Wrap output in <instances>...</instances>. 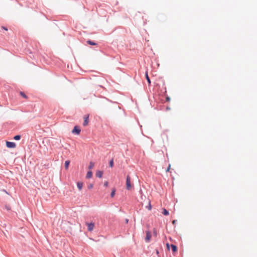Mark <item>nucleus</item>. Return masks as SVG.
Masks as SVG:
<instances>
[{
    "label": "nucleus",
    "instance_id": "f257e3e1",
    "mask_svg": "<svg viewBox=\"0 0 257 257\" xmlns=\"http://www.w3.org/2000/svg\"><path fill=\"white\" fill-rule=\"evenodd\" d=\"M133 187V185L131 183V177L127 175L126 178V188L127 190H130Z\"/></svg>",
    "mask_w": 257,
    "mask_h": 257
},
{
    "label": "nucleus",
    "instance_id": "f03ea898",
    "mask_svg": "<svg viewBox=\"0 0 257 257\" xmlns=\"http://www.w3.org/2000/svg\"><path fill=\"white\" fill-rule=\"evenodd\" d=\"M89 114H86L83 117V118H84V122H83V125L84 126H86L88 124V122H89Z\"/></svg>",
    "mask_w": 257,
    "mask_h": 257
},
{
    "label": "nucleus",
    "instance_id": "7ed1b4c3",
    "mask_svg": "<svg viewBox=\"0 0 257 257\" xmlns=\"http://www.w3.org/2000/svg\"><path fill=\"white\" fill-rule=\"evenodd\" d=\"M6 146L9 148H14L16 147V145L14 142H6Z\"/></svg>",
    "mask_w": 257,
    "mask_h": 257
},
{
    "label": "nucleus",
    "instance_id": "20e7f679",
    "mask_svg": "<svg viewBox=\"0 0 257 257\" xmlns=\"http://www.w3.org/2000/svg\"><path fill=\"white\" fill-rule=\"evenodd\" d=\"M86 225L88 226V230L90 231H91L93 230L94 227V223H86Z\"/></svg>",
    "mask_w": 257,
    "mask_h": 257
},
{
    "label": "nucleus",
    "instance_id": "39448f33",
    "mask_svg": "<svg viewBox=\"0 0 257 257\" xmlns=\"http://www.w3.org/2000/svg\"><path fill=\"white\" fill-rule=\"evenodd\" d=\"M151 236H152V235H151V232L150 231H146V238H145L146 241L147 242L150 241Z\"/></svg>",
    "mask_w": 257,
    "mask_h": 257
},
{
    "label": "nucleus",
    "instance_id": "423d86ee",
    "mask_svg": "<svg viewBox=\"0 0 257 257\" xmlns=\"http://www.w3.org/2000/svg\"><path fill=\"white\" fill-rule=\"evenodd\" d=\"M80 129L79 128L78 126H75L73 130H72V132L73 134H76L77 135H79L80 133Z\"/></svg>",
    "mask_w": 257,
    "mask_h": 257
},
{
    "label": "nucleus",
    "instance_id": "0eeeda50",
    "mask_svg": "<svg viewBox=\"0 0 257 257\" xmlns=\"http://www.w3.org/2000/svg\"><path fill=\"white\" fill-rule=\"evenodd\" d=\"M103 172L101 171L98 170L96 171V177L100 178L102 177Z\"/></svg>",
    "mask_w": 257,
    "mask_h": 257
},
{
    "label": "nucleus",
    "instance_id": "6e6552de",
    "mask_svg": "<svg viewBox=\"0 0 257 257\" xmlns=\"http://www.w3.org/2000/svg\"><path fill=\"white\" fill-rule=\"evenodd\" d=\"M77 187L78 188L79 190H80L83 187V183L81 182H79L77 183Z\"/></svg>",
    "mask_w": 257,
    "mask_h": 257
},
{
    "label": "nucleus",
    "instance_id": "1a4fd4ad",
    "mask_svg": "<svg viewBox=\"0 0 257 257\" xmlns=\"http://www.w3.org/2000/svg\"><path fill=\"white\" fill-rule=\"evenodd\" d=\"M171 247L172 248V251L173 252H175L177 250V246L174 244H171Z\"/></svg>",
    "mask_w": 257,
    "mask_h": 257
},
{
    "label": "nucleus",
    "instance_id": "9d476101",
    "mask_svg": "<svg viewBox=\"0 0 257 257\" xmlns=\"http://www.w3.org/2000/svg\"><path fill=\"white\" fill-rule=\"evenodd\" d=\"M92 172L90 171H88L86 174V178H88V179L91 178L92 177Z\"/></svg>",
    "mask_w": 257,
    "mask_h": 257
},
{
    "label": "nucleus",
    "instance_id": "9b49d317",
    "mask_svg": "<svg viewBox=\"0 0 257 257\" xmlns=\"http://www.w3.org/2000/svg\"><path fill=\"white\" fill-rule=\"evenodd\" d=\"M70 161L69 160H67L65 162V169H68V167H69V165L70 164Z\"/></svg>",
    "mask_w": 257,
    "mask_h": 257
},
{
    "label": "nucleus",
    "instance_id": "f8f14e48",
    "mask_svg": "<svg viewBox=\"0 0 257 257\" xmlns=\"http://www.w3.org/2000/svg\"><path fill=\"white\" fill-rule=\"evenodd\" d=\"M162 213L164 215H168L169 214V212L165 208H163Z\"/></svg>",
    "mask_w": 257,
    "mask_h": 257
},
{
    "label": "nucleus",
    "instance_id": "ddd939ff",
    "mask_svg": "<svg viewBox=\"0 0 257 257\" xmlns=\"http://www.w3.org/2000/svg\"><path fill=\"white\" fill-rule=\"evenodd\" d=\"M94 166V163L92 162H90V163H89V167H88V168L89 169H92Z\"/></svg>",
    "mask_w": 257,
    "mask_h": 257
},
{
    "label": "nucleus",
    "instance_id": "4468645a",
    "mask_svg": "<svg viewBox=\"0 0 257 257\" xmlns=\"http://www.w3.org/2000/svg\"><path fill=\"white\" fill-rule=\"evenodd\" d=\"M146 79L147 80V81H148V83L149 84H150L151 80H150V78H149V77L148 76V72H147L146 73Z\"/></svg>",
    "mask_w": 257,
    "mask_h": 257
},
{
    "label": "nucleus",
    "instance_id": "2eb2a0df",
    "mask_svg": "<svg viewBox=\"0 0 257 257\" xmlns=\"http://www.w3.org/2000/svg\"><path fill=\"white\" fill-rule=\"evenodd\" d=\"M87 43L89 44V45H95L96 44L93 42H92L90 40H88L87 41Z\"/></svg>",
    "mask_w": 257,
    "mask_h": 257
},
{
    "label": "nucleus",
    "instance_id": "dca6fc26",
    "mask_svg": "<svg viewBox=\"0 0 257 257\" xmlns=\"http://www.w3.org/2000/svg\"><path fill=\"white\" fill-rule=\"evenodd\" d=\"M21 137L20 135H17L15 136L14 138V139L16 140H19L21 139Z\"/></svg>",
    "mask_w": 257,
    "mask_h": 257
},
{
    "label": "nucleus",
    "instance_id": "f3484780",
    "mask_svg": "<svg viewBox=\"0 0 257 257\" xmlns=\"http://www.w3.org/2000/svg\"><path fill=\"white\" fill-rule=\"evenodd\" d=\"M115 193V189H113L112 190V192H111V194H110V196H111V197H113L114 196Z\"/></svg>",
    "mask_w": 257,
    "mask_h": 257
},
{
    "label": "nucleus",
    "instance_id": "a211bd4d",
    "mask_svg": "<svg viewBox=\"0 0 257 257\" xmlns=\"http://www.w3.org/2000/svg\"><path fill=\"white\" fill-rule=\"evenodd\" d=\"M20 95L25 98H27V95L23 92H20Z\"/></svg>",
    "mask_w": 257,
    "mask_h": 257
},
{
    "label": "nucleus",
    "instance_id": "6ab92c4d",
    "mask_svg": "<svg viewBox=\"0 0 257 257\" xmlns=\"http://www.w3.org/2000/svg\"><path fill=\"white\" fill-rule=\"evenodd\" d=\"M109 166L111 168L113 167V159H112L110 161V162H109Z\"/></svg>",
    "mask_w": 257,
    "mask_h": 257
},
{
    "label": "nucleus",
    "instance_id": "aec40b11",
    "mask_svg": "<svg viewBox=\"0 0 257 257\" xmlns=\"http://www.w3.org/2000/svg\"><path fill=\"white\" fill-rule=\"evenodd\" d=\"M147 208L149 210H151V209H152V206L151 204L150 201H149V205H148V206H147Z\"/></svg>",
    "mask_w": 257,
    "mask_h": 257
},
{
    "label": "nucleus",
    "instance_id": "412c9836",
    "mask_svg": "<svg viewBox=\"0 0 257 257\" xmlns=\"http://www.w3.org/2000/svg\"><path fill=\"white\" fill-rule=\"evenodd\" d=\"M93 184H89V185H88V188L89 189H92V188H93Z\"/></svg>",
    "mask_w": 257,
    "mask_h": 257
},
{
    "label": "nucleus",
    "instance_id": "4be33fe9",
    "mask_svg": "<svg viewBox=\"0 0 257 257\" xmlns=\"http://www.w3.org/2000/svg\"><path fill=\"white\" fill-rule=\"evenodd\" d=\"M170 168H171V165H170V164H169V166H168V168H167V170H166V172H169V171H170Z\"/></svg>",
    "mask_w": 257,
    "mask_h": 257
},
{
    "label": "nucleus",
    "instance_id": "5701e85b",
    "mask_svg": "<svg viewBox=\"0 0 257 257\" xmlns=\"http://www.w3.org/2000/svg\"><path fill=\"white\" fill-rule=\"evenodd\" d=\"M166 246L167 249L168 250H170V244L168 243H166Z\"/></svg>",
    "mask_w": 257,
    "mask_h": 257
},
{
    "label": "nucleus",
    "instance_id": "b1692460",
    "mask_svg": "<svg viewBox=\"0 0 257 257\" xmlns=\"http://www.w3.org/2000/svg\"><path fill=\"white\" fill-rule=\"evenodd\" d=\"M108 183L107 181L105 182L104 183V185L105 187H107L108 186Z\"/></svg>",
    "mask_w": 257,
    "mask_h": 257
},
{
    "label": "nucleus",
    "instance_id": "393cba45",
    "mask_svg": "<svg viewBox=\"0 0 257 257\" xmlns=\"http://www.w3.org/2000/svg\"><path fill=\"white\" fill-rule=\"evenodd\" d=\"M2 28L4 29V30H6V31L8 30V29L7 28H6L5 27H3Z\"/></svg>",
    "mask_w": 257,
    "mask_h": 257
},
{
    "label": "nucleus",
    "instance_id": "a878e982",
    "mask_svg": "<svg viewBox=\"0 0 257 257\" xmlns=\"http://www.w3.org/2000/svg\"><path fill=\"white\" fill-rule=\"evenodd\" d=\"M172 223H173V224H175V220H173V221H172Z\"/></svg>",
    "mask_w": 257,
    "mask_h": 257
},
{
    "label": "nucleus",
    "instance_id": "bb28decb",
    "mask_svg": "<svg viewBox=\"0 0 257 257\" xmlns=\"http://www.w3.org/2000/svg\"><path fill=\"white\" fill-rule=\"evenodd\" d=\"M167 100H170L169 98L167 97Z\"/></svg>",
    "mask_w": 257,
    "mask_h": 257
},
{
    "label": "nucleus",
    "instance_id": "cd10ccee",
    "mask_svg": "<svg viewBox=\"0 0 257 257\" xmlns=\"http://www.w3.org/2000/svg\"><path fill=\"white\" fill-rule=\"evenodd\" d=\"M157 254H159V251L157 250Z\"/></svg>",
    "mask_w": 257,
    "mask_h": 257
}]
</instances>
